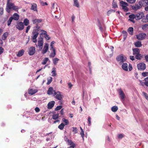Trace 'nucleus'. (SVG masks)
<instances>
[{"mask_svg":"<svg viewBox=\"0 0 148 148\" xmlns=\"http://www.w3.org/2000/svg\"><path fill=\"white\" fill-rule=\"evenodd\" d=\"M19 9L18 7L15 6L13 3L10 2V0H7L6 4V10L7 12L9 13L10 12V10L12 9L15 11H18Z\"/></svg>","mask_w":148,"mask_h":148,"instance_id":"1","label":"nucleus"},{"mask_svg":"<svg viewBox=\"0 0 148 148\" xmlns=\"http://www.w3.org/2000/svg\"><path fill=\"white\" fill-rule=\"evenodd\" d=\"M39 30L34 28L32 33L33 36H32V41L34 43H36L37 42L36 38L39 34L38 31Z\"/></svg>","mask_w":148,"mask_h":148,"instance_id":"2","label":"nucleus"},{"mask_svg":"<svg viewBox=\"0 0 148 148\" xmlns=\"http://www.w3.org/2000/svg\"><path fill=\"white\" fill-rule=\"evenodd\" d=\"M116 60L119 64H121L125 61L126 58L124 57L123 55L121 54L117 56Z\"/></svg>","mask_w":148,"mask_h":148,"instance_id":"3","label":"nucleus"},{"mask_svg":"<svg viewBox=\"0 0 148 148\" xmlns=\"http://www.w3.org/2000/svg\"><path fill=\"white\" fill-rule=\"evenodd\" d=\"M120 3L122 9L125 12L128 11L129 9L127 7V6H128V4L127 3L123 1H121L120 2Z\"/></svg>","mask_w":148,"mask_h":148,"instance_id":"4","label":"nucleus"},{"mask_svg":"<svg viewBox=\"0 0 148 148\" xmlns=\"http://www.w3.org/2000/svg\"><path fill=\"white\" fill-rule=\"evenodd\" d=\"M56 95V98L59 100H61L62 99V95L61 94L60 92L58 91L56 92L54 91L53 94V96Z\"/></svg>","mask_w":148,"mask_h":148,"instance_id":"5","label":"nucleus"},{"mask_svg":"<svg viewBox=\"0 0 148 148\" xmlns=\"http://www.w3.org/2000/svg\"><path fill=\"white\" fill-rule=\"evenodd\" d=\"M118 92L120 96V98L122 101H123L125 100V95L121 89L118 90Z\"/></svg>","mask_w":148,"mask_h":148,"instance_id":"6","label":"nucleus"},{"mask_svg":"<svg viewBox=\"0 0 148 148\" xmlns=\"http://www.w3.org/2000/svg\"><path fill=\"white\" fill-rule=\"evenodd\" d=\"M24 27L23 23L22 22H19L17 23L16 25V28L19 30H23Z\"/></svg>","mask_w":148,"mask_h":148,"instance_id":"7","label":"nucleus"},{"mask_svg":"<svg viewBox=\"0 0 148 148\" xmlns=\"http://www.w3.org/2000/svg\"><path fill=\"white\" fill-rule=\"evenodd\" d=\"M146 35L145 34L141 33L136 35V38L139 40H142L145 39L146 37Z\"/></svg>","mask_w":148,"mask_h":148,"instance_id":"8","label":"nucleus"},{"mask_svg":"<svg viewBox=\"0 0 148 148\" xmlns=\"http://www.w3.org/2000/svg\"><path fill=\"white\" fill-rule=\"evenodd\" d=\"M138 70H144L146 69V65L143 63H140L137 66Z\"/></svg>","mask_w":148,"mask_h":148,"instance_id":"9","label":"nucleus"},{"mask_svg":"<svg viewBox=\"0 0 148 148\" xmlns=\"http://www.w3.org/2000/svg\"><path fill=\"white\" fill-rule=\"evenodd\" d=\"M136 20H137L141 19L144 16V13L142 12L138 13L135 14Z\"/></svg>","mask_w":148,"mask_h":148,"instance_id":"10","label":"nucleus"},{"mask_svg":"<svg viewBox=\"0 0 148 148\" xmlns=\"http://www.w3.org/2000/svg\"><path fill=\"white\" fill-rule=\"evenodd\" d=\"M49 45L47 43L45 44L42 51V54H44L47 52L49 49Z\"/></svg>","mask_w":148,"mask_h":148,"instance_id":"11","label":"nucleus"},{"mask_svg":"<svg viewBox=\"0 0 148 148\" xmlns=\"http://www.w3.org/2000/svg\"><path fill=\"white\" fill-rule=\"evenodd\" d=\"M43 42V39L42 38H40L38 41V45L40 47V50H41L42 49Z\"/></svg>","mask_w":148,"mask_h":148,"instance_id":"12","label":"nucleus"},{"mask_svg":"<svg viewBox=\"0 0 148 148\" xmlns=\"http://www.w3.org/2000/svg\"><path fill=\"white\" fill-rule=\"evenodd\" d=\"M138 3H140L142 7L148 5V0H141Z\"/></svg>","mask_w":148,"mask_h":148,"instance_id":"13","label":"nucleus"},{"mask_svg":"<svg viewBox=\"0 0 148 148\" xmlns=\"http://www.w3.org/2000/svg\"><path fill=\"white\" fill-rule=\"evenodd\" d=\"M35 52V48L34 47H32L29 49L28 54L29 55H33Z\"/></svg>","mask_w":148,"mask_h":148,"instance_id":"14","label":"nucleus"},{"mask_svg":"<svg viewBox=\"0 0 148 148\" xmlns=\"http://www.w3.org/2000/svg\"><path fill=\"white\" fill-rule=\"evenodd\" d=\"M129 17L130 18L128 20L130 21L131 22L133 23H135V21L134 20V19H136V16L135 14H132L129 15Z\"/></svg>","mask_w":148,"mask_h":148,"instance_id":"15","label":"nucleus"},{"mask_svg":"<svg viewBox=\"0 0 148 148\" xmlns=\"http://www.w3.org/2000/svg\"><path fill=\"white\" fill-rule=\"evenodd\" d=\"M58 7V6L57 4L54 3H52L51 11L54 12L57 11V9Z\"/></svg>","mask_w":148,"mask_h":148,"instance_id":"16","label":"nucleus"},{"mask_svg":"<svg viewBox=\"0 0 148 148\" xmlns=\"http://www.w3.org/2000/svg\"><path fill=\"white\" fill-rule=\"evenodd\" d=\"M38 92V90L36 89H29L28 90V93L30 95H32Z\"/></svg>","mask_w":148,"mask_h":148,"instance_id":"17","label":"nucleus"},{"mask_svg":"<svg viewBox=\"0 0 148 148\" xmlns=\"http://www.w3.org/2000/svg\"><path fill=\"white\" fill-rule=\"evenodd\" d=\"M55 103V102L53 101L49 102L47 105L48 108L49 109H51L53 107Z\"/></svg>","mask_w":148,"mask_h":148,"instance_id":"18","label":"nucleus"},{"mask_svg":"<svg viewBox=\"0 0 148 148\" xmlns=\"http://www.w3.org/2000/svg\"><path fill=\"white\" fill-rule=\"evenodd\" d=\"M142 7V6L140 3L136 4L134 5L132 7V8L133 10H137Z\"/></svg>","mask_w":148,"mask_h":148,"instance_id":"19","label":"nucleus"},{"mask_svg":"<svg viewBox=\"0 0 148 148\" xmlns=\"http://www.w3.org/2000/svg\"><path fill=\"white\" fill-rule=\"evenodd\" d=\"M11 17H12V19H14L15 21H17L19 19V16L17 13H14Z\"/></svg>","mask_w":148,"mask_h":148,"instance_id":"20","label":"nucleus"},{"mask_svg":"<svg viewBox=\"0 0 148 148\" xmlns=\"http://www.w3.org/2000/svg\"><path fill=\"white\" fill-rule=\"evenodd\" d=\"M55 90H53V89L52 87H50L49 88L47 92V94L49 95H53Z\"/></svg>","mask_w":148,"mask_h":148,"instance_id":"21","label":"nucleus"},{"mask_svg":"<svg viewBox=\"0 0 148 148\" xmlns=\"http://www.w3.org/2000/svg\"><path fill=\"white\" fill-rule=\"evenodd\" d=\"M122 65V69L125 71H128V65L127 63H123Z\"/></svg>","mask_w":148,"mask_h":148,"instance_id":"22","label":"nucleus"},{"mask_svg":"<svg viewBox=\"0 0 148 148\" xmlns=\"http://www.w3.org/2000/svg\"><path fill=\"white\" fill-rule=\"evenodd\" d=\"M133 54L135 55L140 53V51L139 49L136 48L133 49Z\"/></svg>","mask_w":148,"mask_h":148,"instance_id":"23","label":"nucleus"},{"mask_svg":"<svg viewBox=\"0 0 148 148\" xmlns=\"http://www.w3.org/2000/svg\"><path fill=\"white\" fill-rule=\"evenodd\" d=\"M42 19H34L32 20V22L33 24H35L36 23H40L42 22Z\"/></svg>","mask_w":148,"mask_h":148,"instance_id":"24","label":"nucleus"},{"mask_svg":"<svg viewBox=\"0 0 148 148\" xmlns=\"http://www.w3.org/2000/svg\"><path fill=\"white\" fill-rule=\"evenodd\" d=\"M31 9L32 10H34V11H36V12H37V9L36 4L35 3L32 4Z\"/></svg>","mask_w":148,"mask_h":148,"instance_id":"25","label":"nucleus"},{"mask_svg":"<svg viewBox=\"0 0 148 148\" xmlns=\"http://www.w3.org/2000/svg\"><path fill=\"white\" fill-rule=\"evenodd\" d=\"M134 45L135 47H140L142 46L141 42L140 41H137L135 42Z\"/></svg>","mask_w":148,"mask_h":148,"instance_id":"26","label":"nucleus"},{"mask_svg":"<svg viewBox=\"0 0 148 148\" xmlns=\"http://www.w3.org/2000/svg\"><path fill=\"white\" fill-rule=\"evenodd\" d=\"M8 35V32L4 33L2 35V39L3 40H5Z\"/></svg>","mask_w":148,"mask_h":148,"instance_id":"27","label":"nucleus"},{"mask_svg":"<svg viewBox=\"0 0 148 148\" xmlns=\"http://www.w3.org/2000/svg\"><path fill=\"white\" fill-rule=\"evenodd\" d=\"M74 4L73 6H75L77 8L79 7V4L78 0H73Z\"/></svg>","mask_w":148,"mask_h":148,"instance_id":"28","label":"nucleus"},{"mask_svg":"<svg viewBox=\"0 0 148 148\" xmlns=\"http://www.w3.org/2000/svg\"><path fill=\"white\" fill-rule=\"evenodd\" d=\"M51 132H50L46 134V136L49 135V136L47 137L46 139L47 141H48L51 140L52 139V135L51 134Z\"/></svg>","mask_w":148,"mask_h":148,"instance_id":"29","label":"nucleus"},{"mask_svg":"<svg viewBox=\"0 0 148 148\" xmlns=\"http://www.w3.org/2000/svg\"><path fill=\"white\" fill-rule=\"evenodd\" d=\"M24 53V51L23 50L19 51L17 53L16 55L18 57H20L22 56Z\"/></svg>","mask_w":148,"mask_h":148,"instance_id":"30","label":"nucleus"},{"mask_svg":"<svg viewBox=\"0 0 148 148\" xmlns=\"http://www.w3.org/2000/svg\"><path fill=\"white\" fill-rule=\"evenodd\" d=\"M134 29L132 27H130L128 29V32L130 35H132L133 33Z\"/></svg>","mask_w":148,"mask_h":148,"instance_id":"31","label":"nucleus"},{"mask_svg":"<svg viewBox=\"0 0 148 148\" xmlns=\"http://www.w3.org/2000/svg\"><path fill=\"white\" fill-rule=\"evenodd\" d=\"M23 23L25 26H27L29 24V21L27 18H25L23 20Z\"/></svg>","mask_w":148,"mask_h":148,"instance_id":"32","label":"nucleus"},{"mask_svg":"<svg viewBox=\"0 0 148 148\" xmlns=\"http://www.w3.org/2000/svg\"><path fill=\"white\" fill-rule=\"evenodd\" d=\"M53 51V52L51 53L50 57L51 58H53L55 57L56 54V50L55 49H52Z\"/></svg>","mask_w":148,"mask_h":148,"instance_id":"33","label":"nucleus"},{"mask_svg":"<svg viewBox=\"0 0 148 148\" xmlns=\"http://www.w3.org/2000/svg\"><path fill=\"white\" fill-rule=\"evenodd\" d=\"M135 56L136 58L138 60L141 59V58L142 57V56L140 53L135 55Z\"/></svg>","mask_w":148,"mask_h":148,"instance_id":"34","label":"nucleus"},{"mask_svg":"<svg viewBox=\"0 0 148 148\" xmlns=\"http://www.w3.org/2000/svg\"><path fill=\"white\" fill-rule=\"evenodd\" d=\"M118 109V107L115 106L112 107L111 108L112 111L114 112H116L117 110Z\"/></svg>","mask_w":148,"mask_h":148,"instance_id":"35","label":"nucleus"},{"mask_svg":"<svg viewBox=\"0 0 148 148\" xmlns=\"http://www.w3.org/2000/svg\"><path fill=\"white\" fill-rule=\"evenodd\" d=\"M65 125L63 123H61L58 126V128L60 130H62L64 129Z\"/></svg>","mask_w":148,"mask_h":148,"instance_id":"36","label":"nucleus"},{"mask_svg":"<svg viewBox=\"0 0 148 148\" xmlns=\"http://www.w3.org/2000/svg\"><path fill=\"white\" fill-rule=\"evenodd\" d=\"M62 121L65 123L64 125H66L69 124V121L67 119H65L64 118H63L62 119Z\"/></svg>","mask_w":148,"mask_h":148,"instance_id":"37","label":"nucleus"},{"mask_svg":"<svg viewBox=\"0 0 148 148\" xmlns=\"http://www.w3.org/2000/svg\"><path fill=\"white\" fill-rule=\"evenodd\" d=\"M53 80V78L51 77H50L49 78L47 79V85L49 84L52 82Z\"/></svg>","mask_w":148,"mask_h":148,"instance_id":"38","label":"nucleus"},{"mask_svg":"<svg viewBox=\"0 0 148 148\" xmlns=\"http://www.w3.org/2000/svg\"><path fill=\"white\" fill-rule=\"evenodd\" d=\"M49 60V59L48 58H45L43 60L42 62V63L43 65H45L47 61Z\"/></svg>","mask_w":148,"mask_h":148,"instance_id":"39","label":"nucleus"},{"mask_svg":"<svg viewBox=\"0 0 148 148\" xmlns=\"http://www.w3.org/2000/svg\"><path fill=\"white\" fill-rule=\"evenodd\" d=\"M12 20V17H10L7 22L8 25L9 26L10 25Z\"/></svg>","mask_w":148,"mask_h":148,"instance_id":"40","label":"nucleus"},{"mask_svg":"<svg viewBox=\"0 0 148 148\" xmlns=\"http://www.w3.org/2000/svg\"><path fill=\"white\" fill-rule=\"evenodd\" d=\"M58 114H54L52 116V118L54 120H56L58 118Z\"/></svg>","mask_w":148,"mask_h":148,"instance_id":"41","label":"nucleus"},{"mask_svg":"<svg viewBox=\"0 0 148 148\" xmlns=\"http://www.w3.org/2000/svg\"><path fill=\"white\" fill-rule=\"evenodd\" d=\"M145 82L144 84L145 85L147 86H148V77L145 78L144 79Z\"/></svg>","mask_w":148,"mask_h":148,"instance_id":"42","label":"nucleus"},{"mask_svg":"<svg viewBox=\"0 0 148 148\" xmlns=\"http://www.w3.org/2000/svg\"><path fill=\"white\" fill-rule=\"evenodd\" d=\"M59 60V59L57 58H54L53 59V62L55 65L58 62V61Z\"/></svg>","mask_w":148,"mask_h":148,"instance_id":"43","label":"nucleus"},{"mask_svg":"<svg viewBox=\"0 0 148 148\" xmlns=\"http://www.w3.org/2000/svg\"><path fill=\"white\" fill-rule=\"evenodd\" d=\"M112 8H117V5L116 2L113 1L112 3Z\"/></svg>","mask_w":148,"mask_h":148,"instance_id":"44","label":"nucleus"},{"mask_svg":"<svg viewBox=\"0 0 148 148\" xmlns=\"http://www.w3.org/2000/svg\"><path fill=\"white\" fill-rule=\"evenodd\" d=\"M52 76H55L56 75V72L55 71V68H53V71H52Z\"/></svg>","mask_w":148,"mask_h":148,"instance_id":"45","label":"nucleus"},{"mask_svg":"<svg viewBox=\"0 0 148 148\" xmlns=\"http://www.w3.org/2000/svg\"><path fill=\"white\" fill-rule=\"evenodd\" d=\"M126 1L132 4L135 2L136 0H126Z\"/></svg>","mask_w":148,"mask_h":148,"instance_id":"46","label":"nucleus"},{"mask_svg":"<svg viewBox=\"0 0 148 148\" xmlns=\"http://www.w3.org/2000/svg\"><path fill=\"white\" fill-rule=\"evenodd\" d=\"M88 125L90 126L91 125V119L90 116L88 117Z\"/></svg>","mask_w":148,"mask_h":148,"instance_id":"47","label":"nucleus"},{"mask_svg":"<svg viewBox=\"0 0 148 148\" xmlns=\"http://www.w3.org/2000/svg\"><path fill=\"white\" fill-rule=\"evenodd\" d=\"M80 135L82 137V138L83 140H84V130L83 129H82V130L81 131Z\"/></svg>","mask_w":148,"mask_h":148,"instance_id":"48","label":"nucleus"},{"mask_svg":"<svg viewBox=\"0 0 148 148\" xmlns=\"http://www.w3.org/2000/svg\"><path fill=\"white\" fill-rule=\"evenodd\" d=\"M142 93L145 98L147 100H148V95L146 93L144 92H143Z\"/></svg>","mask_w":148,"mask_h":148,"instance_id":"49","label":"nucleus"},{"mask_svg":"<svg viewBox=\"0 0 148 148\" xmlns=\"http://www.w3.org/2000/svg\"><path fill=\"white\" fill-rule=\"evenodd\" d=\"M67 143H68V145H69L71 146L73 145H75L71 140H70Z\"/></svg>","mask_w":148,"mask_h":148,"instance_id":"50","label":"nucleus"},{"mask_svg":"<svg viewBox=\"0 0 148 148\" xmlns=\"http://www.w3.org/2000/svg\"><path fill=\"white\" fill-rule=\"evenodd\" d=\"M40 31L42 32V33L40 34L41 35H45L47 34V32L46 31L43 30H41Z\"/></svg>","mask_w":148,"mask_h":148,"instance_id":"51","label":"nucleus"},{"mask_svg":"<svg viewBox=\"0 0 148 148\" xmlns=\"http://www.w3.org/2000/svg\"><path fill=\"white\" fill-rule=\"evenodd\" d=\"M142 75L143 77H146L148 76V72H143L142 73Z\"/></svg>","mask_w":148,"mask_h":148,"instance_id":"52","label":"nucleus"},{"mask_svg":"<svg viewBox=\"0 0 148 148\" xmlns=\"http://www.w3.org/2000/svg\"><path fill=\"white\" fill-rule=\"evenodd\" d=\"M73 132H74V134H76L77 133V128L73 127Z\"/></svg>","mask_w":148,"mask_h":148,"instance_id":"53","label":"nucleus"},{"mask_svg":"<svg viewBox=\"0 0 148 148\" xmlns=\"http://www.w3.org/2000/svg\"><path fill=\"white\" fill-rule=\"evenodd\" d=\"M148 26V24H146L144 25H143L142 26V28L143 29H145Z\"/></svg>","mask_w":148,"mask_h":148,"instance_id":"54","label":"nucleus"},{"mask_svg":"<svg viewBox=\"0 0 148 148\" xmlns=\"http://www.w3.org/2000/svg\"><path fill=\"white\" fill-rule=\"evenodd\" d=\"M62 108V106H58L56 108L55 110H60Z\"/></svg>","mask_w":148,"mask_h":148,"instance_id":"55","label":"nucleus"},{"mask_svg":"<svg viewBox=\"0 0 148 148\" xmlns=\"http://www.w3.org/2000/svg\"><path fill=\"white\" fill-rule=\"evenodd\" d=\"M45 38L47 40H48L50 39V37H49V35L47 34L45 36Z\"/></svg>","mask_w":148,"mask_h":148,"instance_id":"56","label":"nucleus"},{"mask_svg":"<svg viewBox=\"0 0 148 148\" xmlns=\"http://www.w3.org/2000/svg\"><path fill=\"white\" fill-rule=\"evenodd\" d=\"M117 136L119 138L121 139L123 137V135L122 134H118Z\"/></svg>","mask_w":148,"mask_h":148,"instance_id":"57","label":"nucleus"},{"mask_svg":"<svg viewBox=\"0 0 148 148\" xmlns=\"http://www.w3.org/2000/svg\"><path fill=\"white\" fill-rule=\"evenodd\" d=\"M55 43V42L54 41H52L51 43V45H50V46H51V48L50 49L51 50H52V49H54V48H53V45Z\"/></svg>","mask_w":148,"mask_h":148,"instance_id":"58","label":"nucleus"},{"mask_svg":"<svg viewBox=\"0 0 148 148\" xmlns=\"http://www.w3.org/2000/svg\"><path fill=\"white\" fill-rule=\"evenodd\" d=\"M31 27V26L30 25H28L27 26L26 28V30L25 32L26 33H28L29 30L30 29V28Z\"/></svg>","mask_w":148,"mask_h":148,"instance_id":"59","label":"nucleus"},{"mask_svg":"<svg viewBox=\"0 0 148 148\" xmlns=\"http://www.w3.org/2000/svg\"><path fill=\"white\" fill-rule=\"evenodd\" d=\"M106 141H107L108 142H110L111 141L110 139L109 138L108 136H107L106 138Z\"/></svg>","mask_w":148,"mask_h":148,"instance_id":"60","label":"nucleus"},{"mask_svg":"<svg viewBox=\"0 0 148 148\" xmlns=\"http://www.w3.org/2000/svg\"><path fill=\"white\" fill-rule=\"evenodd\" d=\"M3 8H0V15H1L3 13Z\"/></svg>","mask_w":148,"mask_h":148,"instance_id":"61","label":"nucleus"},{"mask_svg":"<svg viewBox=\"0 0 148 148\" xmlns=\"http://www.w3.org/2000/svg\"><path fill=\"white\" fill-rule=\"evenodd\" d=\"M35 111L36 112H39L40 111V109H39V108L38 107H36L35 109Z\"/></svg>","mask_w":148,"mask_h":148,"instance_id":"62","label":"nucleus"},{"mask_svg":"<svg viewBox=\"0 0 148 148\" xmlns=\"http://www.w3.org/2000/svg\"><path fill=\"white\" fill-rule=\"evenodd\" d=\"M129 71H131L132 69V65L130 64L129 65Z\"/></svg>","mask_w":148,"mask_h":148,"instance_id":"63","label":"nucleus"},{"mask_svg":"<svg viewBox=\"0 0 148 148\" xmlns=\"http://www.w3.org/2000/svg\"><path fill=\"white\" fill-rule=\"evenodd\" d=\"M3 51V49L2 47H0V55L2 54Z\"/></svg>","mask_w":148,"mask_h":148,"instance_id":"64","label":"nucleus"}]
</instances>
